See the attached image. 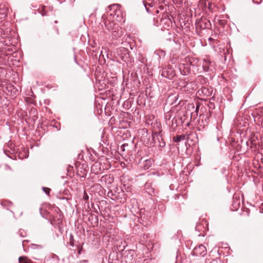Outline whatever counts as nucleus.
<instances>
[{"mask_svg": "<svg viewBox=\"0 0 263 263\" xmlns=\"http://www.w3.org/2000/svg\"><path fill=\"white\" fill-rule=\"evenodd\" d=\"M199 105H197L196 108V112H198V110H199Z\"/></svg>", "mask_w": 263, "mask_h": 263, "instance_id": "nucleus-20", "label": "nucleus"}, {"mask_svg": "<svg viewBox=\"0 0 263 263\" xmlns=\"http://www.w3.org/2000/svg\"><path fill=\"white\" fill-rule=\"evenodd\" d=\"M202 68L204 71L210 72L208 77H203V80L204 82H209L213 80L214 76V71L215 70V63L213 61H211L209 58L206 57L202 60Z\"/></svg>", "mask_w": 263, "mask_h": 263, "instance_id": "nucleus-1", "label": "nucleus"}, {"mask_svg": "<svg viewBox=\"0 0 263 263\" xmlns=\"http://www.w3.org/2000/svg\"><path fill=\"white\" fill-rule=\"evenodd\" d=\"M253 3L256 4H259L261 3L262 0H252Z\"/></svg>", "mask_w": 263, "mask_h": 263, "instance_id": "nucleus-19", "label": "nucleus"}, {"mask_svg": "<svg viewBox=\"0 0 263 263\" xmlns=\"http://www.w3.org/2000/svg\"><path fill=\"white\" fill-rule=\"evenodd\" d=\"M43 190H44V191L45 192V193H46L48 195L49 194V193H50V189L49 188L43 187Z\"/></svg>", "mask_w": 263, "mask_h": 263, "instance_id": "nucleus-18", "label": "nucleus"}, {"mask_svg": "<svg viewBox=\"0 0 263 263\" xmlns=\"http://www.w3.org/2000/svg\"><path fill=\"white\" fill-rule=\"evenodd\" d=\"M180 23L181 26L185 31L188 32L190 30V23L188 20L185 21L182 19L181 21H180Z\"/></svg>", "mask_w": 263, "mask_h": 263, "instance_id": "nucleus-11", "label": "nucleus"}, {"mask_svg": "<svg viewBox=\"0 0 263 263\" xmlns=\"http://www.w3.org/2000/svg\"><path fill=\"white\" fill-rule=\"evenodd\" d=\"M191 105H192V107H193V108H194V106L193 105V104H192Z\"/></svg>", "mask_w": 263, "mask_h": 263, "instance_id": "nucleus-23", "label": "nucleus"}, {"mask_svg": "<svg viewBox=\"0 0 263 263\" xmlns=\"http://www.w3.org/2000/svg\"><path fill=\"white\" fill-rule=\"evenodd\" d=\"M185 62H186L187 64H189L190 66H198V60L197 59L194 57H186L185 58Z\"/></svg>", "mask_w": 263, "mask_h": 263, "instance_id": "nucleus-10", "label": "nucleus"}, {"mask_svg": "<svg viewBox=\"0 0 263 263\" xmlns=\"http://www.w3.org/2000/svg\"><path fill=\"white\" fill-rule=\"evenodd\" d=\"M211 263H216V261L215 260H213V261H212Z\"/></svg>", "mask_w": 263, "mask_h": 263, "instance_id": "nucleus-22", "label": "nucleus"}, {"mask_svg": "<svg viewBox=\"0 0 263 263\" xmlns=\"http://www.w3.org/2000/svg\"><path fill=\"white\" fill-rule=\"evenodd\" d=\"M179 69L182 75L186 76L190 72L191 66L187 64L186 62H185L184 60L182 63L179 64Z\"/></svg>", "mask_w": 263, "mask_h": 263, "instance_id": "nucleus-5", "label": "nucleus"}, {"mask_svg": "<svg viewBox=\"0 0 263 263\" xmlns=\"http://www.w3.org/2000/svg\"><path fill=\"white\" fill-rule=\"evenodd\" d=\"M155 53L157 54L160 58L164 57L165 55V52L163 50H156Z\"/></svg>", "mask_w": 263, "mask_h": 263, "instance_id": "nucleus-15", "label": "nucleus"}, {"mask_svg": "<svg viewBox=\"0 0 263 263\" xmlns=\"http://www.w3.org/2000/svg\"><path fill=\"white\" fill-rule=\"evenodd\" d=\"M144 59L143 60V61H142V63H144Z\"/></svg>", "mask_w": 263, "mask_h": 263, "instance_id": "nucleus-24", "label": "nucleus"}, {"mask_svg": "<svg viewBox=\"0 0 263 263\" xmlns=\"http://www.w3.org/2000/svg\"><path fill=\"white\" fill-rule=\"evenodd\" d=\"M161 75L162 77L171 79L175 76L174 70L171 68L170 70H168V68H164L162 70Z\"/></svg>", "mask_w": 263, "mask_h": 263, "instance_id": "nucleus-9", "label": "nucleus"}, {"mask_svg": "<svg viewBox=\"0 0 263 263\" xmlns=\"http://www.w3.org/2000/svg\"><path fill=\"white\" fill-rule=\"evenodd\" d=\"M118 5L115 4L109 7L110 8V10H113L114 14L112 12L109 13V15L110 16H112V19L114 20H116L118 22L122 21L123 19V15L121 13V11L120 9H118ZM109 14V13H108Z\"/></svg>", "mask_w": 263, "mask_h": 263, "instance_id": "nucleus-3", "label": "nucleus"}, {"mask_svg": "<svg viewBox=\"0 0 263 263\" xmlns=\"http://www.w3.org/2000/svg\"><path fill=\"white\" fill-rule=\"evenodd\" d=\"M19 263H33V262L26 256H21L19 258Z\"/></svg>", "mask_w": 263, "mask_h": 263, "instance_id": "nucleus-13", "label": "nucleus"}, {"mask_svg": "<svg viewBox=\"0 0 263 263\" xmlns=\"http://www.w3.org/2000/svg\"><path fill=\"white\" fill-rule=\"evenodd\" d=\"M159 25L161 27V30H166L168 33H170L168 31L172 27V21L168 15V14H163L162 17L160 20Z\"/></svg>", "mask_w": 263, "mask_h": 263, "instance_id": "nucleus-2", "label": "nucleus"}, {"mask_svg": "<svg viewBox=\"0 0 263 263\" xmlns=\"http://www.w3.org/2000/svg\"><path fill=\"white\" fill-rule=\"evenodd\" d=\"M194 253L197 255L204 256L206 254V249L204 246L200 245L194 248Z\"/></svg>", "mask_w": 263, "mask_h": 263, "instance_id": "nucleus-7", "label": "nucleus"}, {"mask_svg": "<svg viewBox=\"0 0 263 263\" xmlns=\"http://www.w3.org/2000/svg\"><path fill=\"white\" fill-rule=\"evenodd\" d=\"M46 9V7L44 6L42 7V9L40 10V12L42 16H45L47 15Z\"/></svg>", "mask_w": 263, "mask_h": 263, "instance_id": "nucleus-17", "label": "nucleus"}, {"mask_svg": "<svg viewBox=\"0 0 263 263\" xmlns=\"http://www.w3.org/2000/svg\"><path fill=\"white\" fill-rule=\"evenodd\" d=\"M185 135H177L175 137H174L173 139L174 142L178 143V142L181 141V140H185Z\"/></svg>", "mask_w": 263, "mask_h": 263, "instance_id": "nucleus-14", "label": "nucleus"}, {"mask_svg": "<svg viewBox=\"0 0 263 263\" xmlns=\"http://www.w3.org/2000/svg\"><path fill=\"white\" fill-rule=\"evenodd\" d=\"M5 88L8 91V93L10 92V95L12 96L18 94L19 92L18 89L14 88L12 83H6Z\"/></svg>", "mask_w": 263, "mask_h": 263, "instance_id": "nucleus-8", "label": "nucleus"}, {"mask_svg": "<svg viewBox=\"0 0 263 263\" xmlns=\"http://www.w3.org/2000/svg\"><path fill=\"white\" fill-rule=\"evenodd\" d=\"M209 40H211V41H212V40H213V39L212 37H210V38L209 39Z\"/></svg>", "mask_w": 263, "mask_h": 263, "instance_id": "nucleus-21", "label": "nucleus"}, {"mask_svg": "<svg viewBox=\"0 0 263 263\" xmlns=\"http://www.w3.org/2000/svg\"><path fill=\"white\" fill-rule=\"evenodd\" d=\"M121 35L122 31L119 30L118 29L117 30L115 29V30L112 32V37L113 39H118V37H120Z\"/></svg>", "mask_w": 263, "mask_h": 263, "instance_id": "nucleus-12", "label": "nucleus"}, {"mask_svg": "<svg viewBox=\"0 0 263 263\" xmlns=\"http://www.w3.org/2000/svg\"><path fill=\"white\" fill-rule=\"evenodd\" d=\"M195 26L196 29H209L211 27V23L206 17H202L200 19L196 20Z\"/></svg>", "mask_w": 263, "mask_h": 263, "instance_id": "nucleus-4", "label": "nucleus"}, {"mask_svg": "<svg viewBox=\"0 0 263 263\" xmlns=\"http://www.w3.org/2000/svg\"><path fill=\"white\" fill-rule=\"evenodd\" d=\"M102 18L103 20L105 28L108 31L114 29L115 24L113 21L108 18V17L105 14L103 15Z\"/></svg>", "mask_w": 263, "mask_h": 263, "instance_id": "nucleus-6", "label": "nucleus"}, {"mask_svg": "<svg viewBox=\"0 0 263 263\" xmlns=\"http://www.w3.org/2000/svg\"><path fill=\"white\" fill-rule=\"evenodd\" d=\"M149 1V3H148L147 1H145L143 2L144 6L145 7V9L146 11L149 12V9L147 7V5H148L149 6L152 7L153 6V2H151V0H148Z\"/></svg>", "mask_w": 263, "mask_h": 263, "instance_id": "nucleus-16", "label": "nucleus"}]
</instances>
